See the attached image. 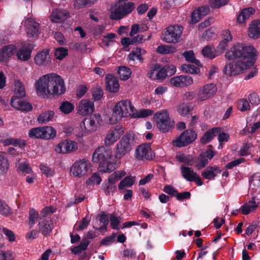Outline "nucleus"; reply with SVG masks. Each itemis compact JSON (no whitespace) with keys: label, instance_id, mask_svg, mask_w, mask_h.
<instances>
[{"label":"nucleus","instance_id":"f257e3e1","mask_svg":"<svg viewBox=\"0 0 260 260\" xmlns=\"http://www.w3.org/2000/svg\"><path fill=\"white\" fill-rule=\"evenodd\" d=\"M256 50L251 46L237 43L226 51L225 57L230 60L238 59L227 64L223 69L225 74L236 76L252 67L256 61Z\"/></svg>","mask_w":260,"mask_h":260},{"label":"nucleus","instance_id":"f03ea898","mask_svg":"<svg viewBox=\"0 0 260 260\" xmlns=\"http://www.w3.org/2000/svg\"><path fill=\"white\" fill-rule=\"evenodd\" d=\"M37 95L43 99L58 96L66 91L63 80L55 73L43 75L35 85Z\"/></svg>","mask_w":260,"mask_h":260},{"label":"nucleus","instance_id":"7ed1b4c3","mask_svg":"<svg viewBox=\"0 0 260 260\" xmlns=\"http://www.w3.org/2000/svg\"><path fill=\"white\" fill-rule=\"evenodd\" d=\"M112 156V149L108 147L102 146L94 151L92 161L93 162H100L98 168L100 172L110 173L115 169V165L110 160Z\"/></svg>","mask_w":260,"mask_h":260},{"label":"nucleus","instance_id":"20e7f679","mask_svg":"<svg viewBox=\"0 0 260 260\" xmlns=\"http://www.w3.org/2000/svg\"><path fill=\"white\" fill-rule=\"evenodd\" d=\"M135 111V109L130 101H121L114 106L112 118L118 121L123 117L133 116Z\"/></svg>","mask_w":260,"mask_h":260},{"label":"nucleus","instance_id":"39448f33","mask_svg":"<svg viewBox=\"0 0 260 260\" xmlns=\"http://www.w3.org/2000/svg\"><path fill=\"white\" fill-rule=\"evenodd\" d=\"M154 119L156 123V126L164 133L171 131L174 127L173 121L171 120L169 113L166 110L156 113L154 115Z\"/></svg>","mask_w":260,"mask_h":260},{"label":"nucleus","instance_id":"423d86ee","mask_svg":"<svg viewBox=\"0 0 260 260\" xmlns=\"http://www.w3.org/2000/svg\"><path fill=\"white\" fill-rule=\"evenodd\" d=\"M197 138V134L192 129L184 131L178 138L173 141L174 146L177 147L186 146L193 143Z\"/></svg>","mask_w":260,"mask_h":260},{"label":"nucleus","instance_id":"0eeeda50","mask_svg":"<svg viewBox=\"0 0 260 260\" xmlns=\"http://www.w3.org/2000/svg\"><path fill=\"white\" fill-rule=\"evenodd\" d=\"M182 29L180 25H170L162 34L161 39L168 43H176L182 34Z\"/></svg>","mask_w":260,"mask_h":260},{"label":"nucleus","instance_id":"6e6552de","mask_svg":"<svg viewBox=\"0 0 260 260\" xmlns=\"http://www.w3.org/2000/svg\"><path fill=\"white\" fill-rule=\"evenodd\" d=\"M102 123V120L101 115L95 114L89 118H84L80 124V127L85 132L91 133L95 131L98 125H101Z\"/></svg>","mask_w":260,"mask_h":260},{"label":"nucleus","instance_id":"1a4fd4ad","mask_svg":"<svg viewBox=\"0 0 260 260\" xmlns=\"http://www.w3.org/2000/svg\"><path fill=\"white\" fill-rule=\"evenodd\" d=\"M130 135H124L117 144L115 157L121 158L131 150Z\"/></svg>","mask_w":260,"mask_h":260},{"label":"nucleus","instance_id":"9d476101","mask_svg":"<svg viewBox=\"0 0 260 260\" xmlns=\"http://www.w3.org/2000/svg\"><path fill=\"white\" fill-rule=\"evenodd\" d=\"M89 162L83 159L75 162L71 168L73 175L78 177H82L86 175L90 169Z\"/></svg>","mask_w":260,"mask_h":260},{"label":"nucleus","instance_id":"9b49d317","mask_svg":"<svg viewBox=\"0 0 260 260\" xmlns=\"http://www.w3.org/2000/svg\"><path fill=\"white\" fill-rule=\"evenodd\" d=\"M208 148L206 151L202 152L198 157H195L196 159L195 166L198 169L205 167L208 164V159H211L215 155L212 146L209 145Z\"/></svg>","mask_w":260,"mask_h":260},{"label":"nucleus","instance_id":"f8f14e48","mask_svg":"<svg viewBox=\"0 0 260 260\" xmlns=\"http://www.w3.org/2000/svg\"><path fill=\"white\" fill-rule=\"evenodd\" d=\"M134 8V3L129 2L116 8L114 11L111 12L110 18L112 20L120 19L126 15L131 13Z\"/></svg>","mask_w":260,"mask_h":260},{"label":"nucleus","instance_id":"ddd939ff","mask_svg":"<svg viewBox=\"0 0 260 260\" xmlns=\"http://www.w3.org/2000/svg\"><path fill=\"white\" fill-rule=\"evenodd\" d=\"M24 27L27 36L29 38H37L40 33L41 27L39 23L33 18H27L24 21Z\"/></svg>","mask_w":260,"mask_h":260},{"label":"nucleus","instance_id":"4468645a","mask_svg":"<svg viewBox=\"0 0 260 260\" xmlns=\"http://www.w3.org/2000/svg\"><path fill=\"white\" fill-rule=\"evenodd\" d=\"M78 149V144L74 141L66 140L59 143L55 148L57 153H67L75 151Z\"/></svg>","mask_w":260,"mask_h":260},{"label":"nucleus","instance_id":"2eb2a0df","mask_svg":"<svg viewBox=\"0 0 260 260\" xmlns=\"http://www.w3.org/2000/svg\"><path fill=\"white\" fill-rule=\"evenodd\" d=\"M217 90V88L215 84H206L200 89L198 100L201 101L207 100L215 94Z\"/></svg>","mask_w":260,"mask_h":260},{"label":"nucleus","instance_id":"dca6fc26","mask_svg":"<svg viewBox=\"0 0 260 260\" xmlns=\"http://www.w3.org/2000/svg\"><path fill=\"white\" fill-rule=\"evenodd\" d=\"M154 155L149 145L139 146L136 151V157L140 160H151Z\"/></svg>","mask_w":260,"mask_h":260},{"label":"nucleus","instance_id":"f3484780","mask_svg":"<svg viewBox=\"0 0 260 260\" xmlns=\"http://www.w3.org/2000/svg\"><path fill=\"white\" fill-rule=\"evenodd\" d=\"M50 51L49 49H45L38 52L34 58L35 63L39 66H46L50 64L51 62Z\"/></svg>","mask_w":260,"mask_h":260},{"label":"nucleus","instance_id":"a211bd4d","mask_svg":"<svg viewBox=\"0 0 260 260\" xmlns=\"http://www.w3.org/2000/svg\"><path fill=\"white\" fill-rule=\"evenodd\" d=\"M11 105L14 108L23 112H29L32 109L31 104L23 100V98L11 99Z\"/></svg>","mask_w":260,"mask_h":260},{"label":"nucleus","instance_id":"6ab92c4d","mask_svg":"<svg viewBox=\"0 0 260 260\" xmlns=\"http://www.w3.org/2000/svg\"><path fill=\"white\" fill-rule=\"evenodd\" d=\"M69 17L70 13L67 10L56 9L52 11L50 19L53 22L61 23L67 20Z\"/></svg>","mask_w":260,"mask_h":260},{"label":"nucleus","instance_id":"aec40b11","mask_svg":"<svg viewBox=\"0 0 260 260\" xmlns=\"http://www.w3.org/2000/svg\"><path fill=\"white\" fill-rule=\"evenodd\" d=\"M94 109V104L92 101L84 100H82L78 106V111L82 115L91 113Z\"/></svg>","mask_w":260,"mask_h":260},{"label":"nucleus","instance_id":"412c9836","mask_svg":"<svg viewBox=\"0 0 260 260\" xmlns=\"http://www.w3.org/2000/svg\"><path fill=\"white\" fill-rule=\"evenodd\" d=\"M106 89L110 92L116 93L119 89L118 80L111 74H108L106 77Z\"/></svg>","mask_w":260,"mask_h":260},{"label":"nucleus","instance_id":"4be33fe9","mask_svg":"<svg viewBox=\"0 0 260 260\" xmlns=\"http://www.w3.org/2000/svg\"><path fill=\"white\" fill-rule=\"evenodd\" d=\"M32 48L29 43H25L17 52V58L23 61L28 60L31 55Z\"/></svg>","mask_w":260,"mask_h":260},{"label":"nucleus","instance_id":"5701e85b","mask_svg":"<svg viewBox=\"0 0 260 260\" xmlns=\"http://www.w3.org/2000/svg\"><path fill=\"white\" fill-rule=\"evenodd\" d=\"M248 35L250 38L257 39L260 38V19L253 20L249 27Z\"/></svg>","mask_w":260,"mask_h":260},{"label":"nucleus","instance_id":"b1692460","mask_svg":"<svg viewBox=\"0 0 260 260\" xmlns=\"http://www.w3.org/2000/svg\"><path fill=\"white\" fill-rule=\"evenodd\" d=\"M56 210V208L53 206H47L45 207L40 212L39 215V221H43L50 222L52 221L51 215Z\"/></svg>","mask_w":260,"mask_h":260},{"label":"nucleus","instance_id":"393cba45","mask_svg":"<svg viewBox=\"0 0 260 260\" xmlns=\"http://www.w3.org/2000/svg\"><path fill=\"white\" fill-rule=\"evenodd\" d=\"M220 128H213L206 132L200 139V143L202 144L210 142L218 134L220 133Z\"/></svg>","mask_w":260,"mask_h":260},{"label":"nucleus","instance_id":"a878e982","mask_svg":"<svg viewBox=\"0 0 260 260\" xmlns=\"http://www.w3.org/2000/svg\"><path fill=\"white\" fill-rule=\"evenodd\" d=\"M15 52V47L13 45L5 46L0 50V61H6Z\"/></svg>","mask_w":260,"mask_h":260},{"label":"nucleus","instance_id":"bb28decb","mask_svg":"<svg viewBox=\"0 0 260 260\" xmlns=\"http://www.w3.org/2000/svg\"><path fill=\"white\" fill-rule=\"evenodd\" d=\"M255 12V9L252 7L243 9L237 18V21L239 23H244L246 20L249 18L251 15Z\"/></svg>","mask_w":260,"mask_h":260},{"label":"nucleus","instance_id":"cd10ccee","mask_svg":"<svg viewBox=\"0 0 260 260\" xmlns=\"http://www.w3.org/2000/svg\"><path fill=\"white\" fill-rule=\"evenodd\" d=\"M176 159L179 162L189 166L195 165L196 159L192 155L181 154L176 155Z\"/></svg>","mask_w":260,"mask_h":260},{"label":"nucleus","instance_id":"c85d7f7f","mask_svg":"<svg viewBox=\"0 0 260 260\" xmlns=\"http://www.w3.org/2000/svg\"><path fill=\"white\" fill-rule=\"evenodd\" d=\"M182 176L188 181H193L194 180V177L197 176V173L194 172L191 168L184 166H181L180 167Z\"/></svg>","mask_w":260,"mask_h":260},{"label":"nucleus","instance_id":"c756f323","mask_svg":"<svg viewBox=\"0 0 260 260\" xmlns=\"http://www.w3.org/2000/svg\"><path fill=\"white\" fill-rule=\"evenodd\" d=\"M39 231L44 236H48L52 231L53 227L52 221L50 222L47 221H40L39 222Z\"/></svg>","mask_w":260,"mask_h":260},{"label":"nucleus","instance_id":"7c9ffc66","mask_svg":"<svg viewBox=\"0 0 260 260\" xmlns=\"http://www.w3.org/2000/svg\"><path fill=\"white\" fill-rule=\"evenodd\" d=\"M145 53L146 51L145 50H143L141 48L137 47L135 50H132V52L129 54L128 59L129 60L134 61L136 58L141 62H143V58L142 56Z\"/></svg>","mask_w":260,"mask_h":260},{"label":"nucleus","instance_id":"2f4dec72","mask_svg":"<svg viewBox=\"0 0 260 260\" xmlns=\"http://www.w3.org/2000/svg\"><path fill=\"white\" fill-rule=\"evenodd\" d=\"M14 95L11 98V99L23 98L25 96V91L24 87L22 86L21 83L19 81L15 82Z\"/></svg>","mask_w":260,"mask_h":260},{"label":"nucleus","instance_id":"473e14b6","mask_svg":"<svg viewBox=\"0 0 260 260\" xmlns=\"http://www.w3.org/2000/svg\"><path fill=\"white\" fill-rule=\"evenodd\" d=\"M54 116L52 110H48L41 113L38 117L37 120L40 124H45L50 121Z\"/></svg>","mask_w":260,"mask_h":260},{"label":"nucleus","instance_id":"72a5a7b5","mask_svg":"<svg viewBox=\"0 0 260 260\" xmlns=\"http://www.w3.org/2000/svg\"><path fill=\"white\" fill-rule=\"evenodd\" d=\"M43 139L49 140L54 138L56 135L55 129L52 126L42 127Z\"/></svg>","mask_w":260,"mask_h":260},{"label":"nucleus","instance_id":"f704fd0d","mask_svg":"<svg viewBox=\"0 0 260 260\" xmlns=\"http://www.w3.org/2000/svg\"><path fill=\"white\" fill-rule=\"evenodd\" d=\"M97 0H74L73 6L75 8L80 9L90 7L94 4Z\"/></svg>","mask_w":260,"mask_h":260},{"label":"nucleus","instance_id":"c9c22d12","mask_svg":"<svg viewBox=\"0 0 260 260\" xmlns=\"http://www.w3.org/2000/svg\"><path fill=\"white\" fill-rule=\"evenodd\" d=\"M202 54L206 57L213 59L216 56L218 55L216 52V49L212 46L207 45L204 47L202 50Z\"/></svg>","mask_w":260,"mask_h":260},{"label":"nucleus","instance_id":"e433bc0d","mask_svg":"<svg viewBox=\"0 0 260 260\" xmlns=\"http://www.w3.org/2000/svg\"><path fill=\"white\" fill-rule=\"evenodd\" d=\"M117 73L121 80H127L130 77L132 72L130 69L125 66H121L119 67Z\"/></svg>","mask_w":260,"mask_h":260},{"label":"nucleus","instance_id":"4c0bfd02","mask_svg":"<svg viewBox=\"0 0 260 260\" xmlns=\"http://www.w3.org/2000/svg\"><path fill=\"white\" fill-rule=\"evenodd\" d=\"M157 52L162 54L172 53L177 51L176 48L172 45H161L158 46L156 49Z\"/></svg>","mask_w":260,"mask_h":260},{"label":"nucleus","instance_id":"58836bf2","mask_svg":"<svg viewBox=\"0 0 260 260\" xmlns=\"http://www.w3.org/2000/svg\"><path fill=\"white\" fill-rule=\"evenodd\" d=\"M182 71L185 73L197 74L200 72V69L193 64H184L181 66Z\"/></svg>","mask_w":260,"mask_h":260},{"label":"nucleus","instance_id":"ea45409f","mask_svg":"<svg viewBox=\"0 0 260 260\" xmlns=\"http://www.w3.org/2000/svg\"><path fill=\"white\" fill-rule=\"evenodd\" d=\"M135 182V177L128 176L121 180L118 185L119 189H123L125 187H131Z\"/></svg>","mask_w":260,"mask_h":260},{"label":"nucleus","instance_id":"a19ab883","mask_svg":"<svg viewBox=\"0 0 260 260\" xmlns=\"http://www.w3.org/2000/svg\"><path fill=\"white\" fill-rule=\"evenodd\" d=\"M42 127H38L30 129L28 132L30 138L43 139Z\"/></svg>","mask_w":260,"mask_h":260},{"label":"nucleus","instance_id":"79ce46f5","mask_svg":"<svg viewBox=\"0 0 260 260\" xmlns=\"http://www.w3.org/2000/svg\"><path fill=\"white\" fill-rule=\"evenodd\" d=\"M74 108V107L72 104L68 101H65L62 103L59 109L63 113L69 114L73 110Z\"/></svg>","mask_w":260,"mask_h":260},{"label":"nucleus","instance_id":"37998d69","mask_svg":"<svg viewBox=\"0 0 260 260\" xmlns=\"http://www.w3.org/2000/svg\"><path fill=\"white\" fill-rule=\"evenodd\" d=\"M68 54V50L63 47H59L56 49L54 53L55 58L59 60H61L64 58Z\"/></svg>","mask_w":260,"mask_h":260},{"label":"nucleus","instance_id":"c03bdc74","mask_svg":"<svg viewBox=\"0 0 260 260\" xmlns=\"http://www.w3.org/2000/svg\"><path fill=\"white\" fill-rule=\"evenodd\" d=\"M39 215L38 212L34 209L31 208L29 211V224L31 228L32 226L35 223V220L36 219H39Z\"/></svg>","mask_w":260,"mask_h":260},{"label":"nucleus","instance_id":"a18cd8bd","mask_svg":"<svg viewBox=\"0 0 260 260\" xmlns=\"http://www.w3.org/2000/svg\"><path fill=\"white\" fill-rule=\"evenodd\" d=\"M211 167H207L202 173V176L205 179L210 180L214 179L216 176V174L214 172Z\"/></svg>","mask_w":260,"mask_h":260},{"label":"nucleus","instance_id":"49530a36","mask_svg":"<svg viewBox=\"0 0 260 260\" xmlns=\"http://www.w3.org/2000/svg\"><path fill=\"white\" fill-rule=\"evenodd\" d=\"M11 213L12 211L9 206L4 201L0 200V214L8 216Z\"/></svg>","mask_w":260,"mask_h":260},{"label":"nucleus","instance_id":"de8ad7c7","mask_svg":"<svg viewBox=\"0 0 260 260\" xmlns=\"http://www.w3.org/2000/svg\"><path fill=\"white\" fill-rule=\"evenodd\" d=\"M102 181L100 176L96 173L92 174V175L88 178L86 181V184L88 185H93L95 182L97 184H99Z\"/></svg>","mask_w":260,"mask_h":260},{"label":"nucleus","instance_id":"09e8293b","mask_svg":"<svg viewBox=\"0 0 260 260\" xmlns=\"http://www.w3.org/2000/svg\"><path fill=\"white\" fill-rule=\"evenodd\" d=\"M9 163L7 158L0 155V174L5 173L8 169Z\"/></svg>","mask_w":260,"mask_h":260},{"label":"nucleus","instance_id":"8fccbe9b","mask_svg":"<svg viewBox=\"0 0 260 260\" xmlns=\"http://www.w3.org/2000/svg\"><path fill=\"white\" fill-rule=\"evenodd\" d=\"M228 0H210L209 4L212 8L218 9L227 4Z\"/></svg>","mask_w":260,"mask_h":260},{"label":"nucleus","instance_id":"3c124183","mask_svg":"<svg viewBox=\"0 0 260 260\" xmlns=\"http://www.w3.org/2000/svg\"><path fill=\"white\" fill-rule=\"evenodd\" d=\"M177 111L182 115H186L190 111L189 106L187 104L182 103L178 105Z\"/></svg>","mask_w":260,"mask_h":260},{"label":"nucleus","instance_id":"603ef678","mask_svg":"<svg viewBox=\"0 0 260 260\" xmlns=\"http://www.w3.org/2000/svg\"><path fill=\"white\" fill-rule=\"evenodd\" d=\"M258 205H248L247 204H245L244 205H243L240 210H241V212L244 215H247L251 211H253L256 209V208L257 207Z\"/></svg>","mask_w":260,"mask_h":260},{"label":"nucleus","instance_id":"864d4df0","mask_svg":"<svg viewBox=\"0 0 260 260\" xmlns=\"http://www.w3.org/2000/svg\"><path fill=\"white\" fill-rule=\"evenodd\" d=\"M238 108L241 111H245L250 110V105L247 101L244 99L239 100L238 103Z\"/></svg>","mask_w":260,"mask_h":260},{"label":"nucleus","instance_id":"5fc2aeb1","mask_svg":"<svg viewBox=\"0 0 260 260\" xmlns=\"http://www.w3.org/2000/svg\"><path fill=\"white\" fill-rule=\"evenodd\" d=\"M116 236V234L113 233L111 235L104 238L101 241V245L107 246L110 245L111 243H113L115 240Z\"/></svg>","mask_w":260,"mask_h":260},{"label":"nucleus","instance_id":"6e6d98bb","mask_svg":"<svg viewBox=\"0 0 260 260\" xmlns=\"http://www.w3.org/2000/svg\"><path fill=\"white\" fill-rule=\"evenodd\" d=\"M180 76L181 79L182 80L181 81L182 87L187 86L193 83V81L191 77L186 75H181Z\"/></svg>","mask_w":260,"mask_h":260},{"label":"nucleus","instance_id":"4d7b16f0","mask_svg":"<svg viewBox=\"0 0 260 260\" xmlns=\"http://www.w3.org/2000/svg\"><path fill=\"white\" fill-rule=\"evenodd\" d=\"M116 189V185L112 184L108 182V183L106 184V187L104 189V191L106 195L113 194V193Z\"/></svg>","mask_w":260,"mask_h":260},{"label":"nucleus","instance_id":"13d9d810","mask_svg":"<svg viewBox=\"0 0 260 260\" xmlns=\"http://www.w3.org/2000/svg\"><path fill=\"white\" fill-rule=\"evenodd\" d=\"M3 233L8 238L10 242H13L15 240V236L14 232L6 228H3L2 229Z\"/></svg>","mask_w":260,"mask_h":260},{"label":"nucleus","instance_id":"bf43d9fd","mask_svg":"<svg viewBox=\"0 0 260 260\" xmlns=\"http://www.w3.org/2000/svg\"><path fill=\"white\" fill-rule=\"evenodd\" d=\"M163 68L168 76H172L176 72V67L173 64H167L164 66Z\"/></svg>","mask_w":260,"mask_h":260},{"label":"nucleus","instance_id":"052dcab7","mask_svg":"<svg viewBox=\"0 0 260 260\" xmlns=\"http://www.w3.org/2000/svg\"><path fill=\"white\" fill-rule=\"evenodd\" d=\"M13 256L11 251H0V260H13Z\"/></svg>","mask_w":260,"mask_h":260},{"label":"nucleus","instance_id":"680f3d73","mask_svg":"<svg viewBox=\"0 0 260 260\" xmlns=\"http://www.w3.org/2000/svg\"><path fill=\"white\" fill-rule=\"evenodd\" d=\"M103 95V91L100 86H97L93 90L92 96L96 101L100 100Z\"/></svg>","mask_w":260,"mask_h":260},{"label":"nucleus","instance_id":"e2e57ef3","mask_svg":"<svg viewBox=\"0 0 260 260\" xmlns=\"http://www.w3.org/2000/svg\"><path fill=\"white\" fill-rule=\"evenodd\" d=\"M228 42L223 40L219 42L218 46L216 49V52L217 53V54L219 55L222 54L224 51L226 47L228 46Z\"/></svg>","mask_w":260,"mask_h":260},{"label":"nucleus","instance_id":"0e129e2a","mask_svg":"<svg viewBox=\"0 0 260 260\" xmlns=\"http://www.w3.org/2000/svg\"><path fill=\"white\" fill-rule=\"evenodd\" d=\"M189 23L195 24L199 22L202 18L199 14L197 10H194L190 16Z\"/></svg>","mask_w":260,"mask_h":260},{"label":"nucleus","instance_id":"69168bd1","mask_svg":"<svg viewBox=\"0 0 260 260\" xmlns=\"http://www.w3.org/2000/svg\"><path fill=\"white\" fill-rule=\"evenodd\" d=\"M120 221L118 219V217H116L114 215L112 214L110 216V225L113 229H118V226Z\"/></svg>","mask_w":260,"mask_h":260},{"label":"nucleus","instance_id":"338daca9","mask_svg":"<svg viewBox=\"0 0 260 260\" xmlns=\"http://www.w3.org/2000/svg\"><path fill=\"white\" fill-rule=\"evenodd\" d=\"M183 55L186 60L189 62H191L195 58L194 54L192 50L186 51L183 53Z\"/></svg>","mask_w":260,"mask_h":260},{"label":"nucleus","instance_id":"774afa93","mask_svg":"<svg viewBox=\"0 0 260 260\" xmlns=\"http://www.w3.org/2000/svg\"><path fill=\"white\" fill-rule=\"evenodd\" d=\"M248 99L250 103L252 105H258L260 103V99L256 93H251L248 96Z\"/></svg>","mask_w":260,"mask_h":260}]
</instances>
